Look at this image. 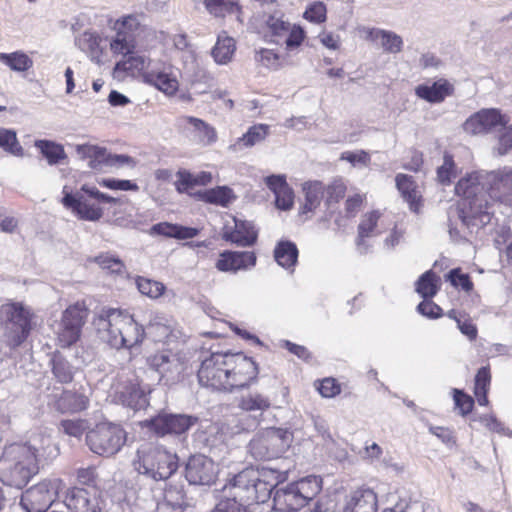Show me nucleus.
Masks as SVG:
<instances>
[{
	"instance_id": "obj_1",
	"label": "nucleus",
	"mask_w": 512,
	"mask_h": 512,
	"mask_svg": "<svg viewBox=\"0 0 512 512\" xmlns=\"http://www.w3.org/2000/svg\"><path fill=\"white\" fill-rule=\"evenodd\" d=\"M487 195L492 202L480 195L482 185L477 172L461 178L455 185V193L461 198L458 213L462 222L470 225L473 220L489 214L492 203H499L512 210V169L503 168L489 174Z\"/></svg>"
},
{
	"instance_id": "obj_2",
	"label": "nucleus",
	"mask_w": 512,
	"mask_h": 512,
	"mask_svg": "<svg viewBox=\"0 0 512 512\" xmlns=\"http://www.w3.org/2000/svg\"><path fill=\"white\" fill-rule=\"evenodd\" d=\"M258 374L257 363L243 353L212 352L201 361L197 378L206 389L232 393L249 388Z\"/></svg>"
},
{
	"instance_id": "obj_3",
	"label": "nucleus",
	"mask_w": 512,
	"mask_h": 512,
	"mask_svg": "<svg viewBox=\"0 0 512 512\" xmlns=\"http://www.w3.org/2000/svg\"><path fill=\"white\" fill-rule=\"evenodd\" d=\"M274 471L266 468L246 467L227 478L222 488L224 497L235 498L243 503H264L270 499L277 485Z\"/></svg>"
},
{
	"instance_id": "obj_4",
	"label": "nucleus",
	"mask_w": 512,
	"mask_h": 512,
	"mask_svg": "<svg viewBox=\"0 0 512 512\" xmlns=\"http://www.w3.org/2000/svg\"><path fill=\"white\" fill-rule=\"evenodd\" d=\"M98 331L116 349H131L145 339V329L126 310L103 309L97 318Z\"/></svg>"
},
{
	"instance_id": "obj_5",
	"label": "nucleus",
	"mask_w": 512,
	"mask_h": 512,
	"mask_svg": "<svg viewBox=\"0 0 512 512\" xmlns=\"http://www.w3.org/2000/svg\"><path fill=\"white\" fill-rule=\"evenodd\" d=\"M39 472L36 449L27 444L5 446L0 457V479L11 487L23 488Z\"/></svg>"
},
{
	"instance_id": "obj_6",
	"label": "nucleus",
	"mask_w": 512,
	"mask_h": 512,
	"mask_svg": "<svg viewBox=\"0 0 512 512\" xmlns=\"http://www.w3.org/2000/svg\"><path fill=\"white\" fill-rule=\"evenodd\" d=\"M133 466L155 481L167 480L177 471L179 458L162 445L145 444L137 449Z\"/></svg>"
},
{
	"instance_id": "obj_7",
	"label": "nucleus",
	"mask_w": 512,
	"mask_h": 512,
	"mask_svg": "<svg viewBox=\"0 0 512 512\" xmlns=\"http://www.w3.org/2000/svg\"><path fill=\"white\" fill-rule=\"evenodd\" d=\"M138 26L139 23L133 16H127L122 21H118L116 37L111 42V50L117 54L129 55L125 60L117 63V69L143 75L146 72V60L143 56L133 55L135 31Z\"/></svg>"
},
{
	"instance_id": "obj_8",
	"label": "nucleus",
	"mask_w": 512,
	"mask_h": 512,
	"mask_svg": "<svg viewBox=\"0 0 512 512\" xmlns=\"http://www.w3.org/2000/svg\"><path fill=\"white\" fill-rule=\"evenodd\" d=\"M85 440L94 454L111 457L126 444L127 432L121 424L103 421L86 432Z\"/></svg>"
},
{
	"instance_id": "obj_9",
	"label": "nucleus",
	"mask_w": 512,
	"mask_h": 512,
	"mask_svg": "<svg viewBox=\"0 0 512 512\" xmlns=\"http://www.w3.org/2000/svg\"><path fill=\"white\" fill-rule=\"evenodd\" d=\"M293 433L288 429L270 427L258 433L249 443V451L257 460L281 457L291 446Z\"/></svg>"
},
{
	"instance_id": "obj_10",
	"label": "nucleus",
	"mask_w": 512,
	"mask_h": 512,
	"mask_svg": "<svg viewBox=\"0 0 512 512\" xmlns=\"http://www.w3.org/2000/svg\"><path fill=\"white\" fill-rule=\"evenodd\" d=\"M5 335L10 346L18 347L24 343L34 329V312L21 302L3 306Z\"/></svg>"
},
{
	"instance_id": "obj_11",
	"label": "nucleus",
	"mask_w": 512,
	"mask_h": 512,
	"mask_svg": "<svg viewBox=\"0 0 512 512\" xmlns=\"http://www.w3.org/2000/svg\"><path fill=\"white\" fill-rule=\"evenodd\" d=\"M113 388L118 400L132 409H140L147 404L148 387H143L138 376L133 371L118 374Z\"/></svg>"
},
{
	"instance_id": "obj_12",
	"label": "nucleus",
	"mask_w": 512,
	"mask_h": 512,
	"mask_svg": "<svg viewBox=\"0 0 512 512\" xmlns=\"http://www.w3.org/2000/svg\"><path fill=\"white\" fill-rule=\"evenodd\" d=\"M60 480L45 479L27 489L21 496L26 512H45L58 494Z\"/></svg>"
},
{
	"instance_id": "obj_13",
	"label": "nucleus",
	"mask_w": 512,
	"mask_h": 512,
	"mask_svg": "<svg viewBox=\"0 0 512 512\" xmlns=\"http://www.w3.org/2000/svg\"><path fill=\"white\" fill-rule=\"evenodd\" d=\"M197 418L183 414H158L142 422V427L157 437L181 435L197 422Z\"/></svg>"
},
{
	"instance_id": "obj_14",
	"label": "nucleus",
	"mask_w": 512,
	"mask_h": 512,
	"mask_svg": "<svg viewBox=\"0 0 512 512\" xmlns=\"http://www.w3.org/2000/svg\"><path fill=\"white\" fill-rule=\"evenodd\" d=\"M266 28L274 42L279 43L280 40L285 39L284 42L287 50L299 48L306 38V32L300 25H292L276 15H270L267 18Z\"/></svg>"
},
{
	"instance_id": "obj_15",
	"label": "nucleus",
	"mask_w": 512,
	"mask_h": 512,
	"mask_svg": "<svg viewBox=\"0 0 512 512\" xmlns=\"http://www.w3.org/2000/svg\"><path fill=\"white\" fill-rule=\"evenodd\" d=\"M101 491L73 486L66 490L63 503L70 512H101Z\"/></svg>"
},
{
	"instance_id": "obj_16",
	"label": "nucleus",
	"mask_w": 512,
	"mask_h": 512,
	"mask_svg": "<svg viewBox=\"0 0 512 512\" xmlns=\"http://www.w3.org/2000/svg\"><path fill=\"white\" fill-rule=\"evenodd\" d=\"M219 474L218 465L205 455L189 457L185 467V477L193 485H212Z\"/></svg>"
},
{
	"instance_id": "obj_17",
	"label": "nucleus",
	"mask_w": 512,
	"mask_h": 512,
	"mask_svg": "<svg viewBox=\"0 0 512 512\" xmlns=\"http://www.w3.org/2000/svg\"><path fill=\"white\" fill-rule=\"evenodd\" d=\"M509 122L507 115L500 110L482 109L471 115L464 123L463 128L467 133L485 134L505 127Z\"/></svg>"
},
{
	"instance_id": "obj_18",
	"label": "nucleus",
	"mask_w": 512,
	"mask_h": 512,
	"mask_svg": "<svg viewBox=\"0 0 512 512\" xmlns=\"http://www.w3.org/2000/svg\"><path fill=\"white\" fill-rule=\"evenodd\" d=\"M62 205L71 210L79 219L87 221H97L103 215L102 208L84 198L79 192L73 194L68 186H64Z\"/></svg>"
},
{
	"instance_id": "obj_19",
	"label": "nucleus",
	"mask_w": 512,
	"mask_h": 512,
	"mask_svg": "<svg viewBox=\"0 0 512 512\" xmlns=\"http://www.w3.org/2000/svg\"><path fill=\"white\" fill-rule=\"evenodd\" d=\"M147 365L159 375V380H174L181 373L182 364L170 349L156 351L147 357Z\"/></svg>"
},
{
	"instance_id": "obj_20",
	"label": "nucleus",
	"mask_w": 512,
	"mask_h": 512,
	"mask_svg": "<svg viewBox=\"0 0 512 512\" xmlns=\"http://www.w3.org/2000/svg\"><path fill=\"white\" fill-rule=\"evenodd\" d=\"M233 225L226 224L222 229V239L241 247H249L256 243L258 233L247 221L233 218Z\"/></svg>"
},
{
	"instance_id": "obj_21",
	"label": "nucleus",
	"mask_w": 512,
	"mask_h": 512,
	"mask_svg": "<svg viewBox=\"0 0 512 512\" xmlns=\"http://www.w3.org/2000/svg\"><path fill=\"white\" fill-rule=\"evenodd\" d=\"M79 151L88 159V166L94 170L101 169L104 165H123L132 161L127 155H113L106 148L97 145H83Z\"/></svg>"
},
{
	"instance_id": "obj_22",
	"label": "nucleus",
	"mask_w": 512,
	"mask_h": 512,
	"mask_svg": "<svg viewBox=\"0 0 512 512\" xmlns=\"http://www.w3.org/2000/svg\"><path fill=\"white\" fill-rule=\"evenodd\" d=\"M256 260V254L252 251L225 250L219 254L215 267L221 272H237L254 267Z\"/></svg>"
},
{
	"instance_id": "obj_23",
	"label": "nucleus",
	"mask_w": 512,
	"mask_h": 512,
	"mask_svg": "<svg viewBox=\"0 0 512 512\" xmlns=\"http://www.w3.org/2000/svg\"><path fill=\"white\" fill-rule=\"evenodd\" d=\"M144 82L154 86L167 96H174L179 90V82L171 67L151 69L143 74Z\"/></svg>"
},
{
	"instance_id": "obj_24",
	"label": "nucleus",
	"mask_w": 512,
	"mask_h": 512,
	"mask_svg": "<svg viewBox=\"0 0 512 512\" xmlns=\"http://www.w3.org/2000/svg\"><path fill=\"white\" fill-rule=\"evenodd\" d=\"M395 184L402 198L408 203L409 209L414 213H419L423 206V196L414 178L404 173H398L395 176Z\"/></svg>"
},
{
	"instance_id": "obj_25",
	"label": "nucleus",
	"mask_w": 512,
	"mask_h": 512,
	"mask_svg": "<svg viewBox=\"0 0 512 512\" xmlns=\"http://www.w3.org/2000/svg\"><path fill=\"white\" fill-rule=\"evenodd\" d=\"M453 93L454 86L445 78L432 83L426 82L415 88L416 96L429 103H441Z\"/></svg>"
},
{
	"instance_id": "obj_26",
	"label": "nucleus",
	"mask_w": 512,
	"mask_h": 512,
	"mask_svg": "<svg viewBox=\"0 0 512 512\" xmlns=\"http://www.w3.org/2000/svg\"><path fill=\"white\" fill-rule=\"evenodd\" d=\"M306 503L295 489L293 482L278 489L273 498V507L279 512H295L305 507Z\"/></svg>"
},
{
	"instance_id": "obj_27",
	"label": "nucleus",
	"mask_w": 512,
	"mask_h": 512,
	"mask_svg": "<svg viewBox=\"0 0 512 512\" xmlns=\"http://www.w3.org/2000/svg\"><path fill=\"white\" fill-rule=\"evenodd\" d=\"M268 188L275 194L276 206L282 210H289L294 204V192L288 185L285 176L271 175L265 180Z\"/></svg>"
},
{
	"instance_id": "obj_28",
	"label": "nucleus",
	"mask_w": 512,
	"mask_h": 512,
	"mask_svg": "<svg viewBox=\"0 0 512 512\" xmlns=\"http://www.w3.org/2000/svg\"><path fill=\"white\" fill-rule=\"evenodd\" d=\"M88 406V397L72 390H63L54 402V408L62 414L79 413L86 410Z\"/></svg>"
},
{
	"instance_id": "obj_29",
	"label": "nucleus",
	"mask_w": 512,
	"mask_h": 512,
	"mask_svg": "<svg viewBox=\"0 0 512 512\" xmlns=\"http://www.w3.org/2000/svg\"><path fill=\"white\" fill-rule=\"evenodd\" d=\"M383 216L380 210H371L365 212L357 226V236L355 243L357 246L365 245L366 240L381 234L379 223Z\"/></svg>"
},
{
	"instance_id": "obj_30",
	"label": "nucleus",
	"mask_w": 512,
	"mask_h": 512,
	"mask_svg": "<svg viewBox=\"0 0 512 512\" xmlns=\"http://www.w3.org/2000/svg\"><path fill=\"white\" fill-rule=\"evenodd\" d=\"M177 180L174 182L175 189L178 193L190 194V190L196 186H206L213 180L211 172L201 171L197 174L191 173L186 169H179L176 173Z\"/></svg>"
},
{
	"instance_id": "obj_31",
	"label": "nucleus",
	"mask_w": 512,
	"mask_h": 512,
	"mask_svg": "<svg viewBox=\"0 0 512 512\" xmlns=\"http://www.w3.org/2000/svg\"><path fill=\"white\" fill-rule=\"evenodd\" d=\"M366 39L380 45L386 53L397 54L403 49L402 37L392 31L371 28L367 30Z\"/></svg>"
},
{
	"instance_id": "obj_32",
	"label": "nucleus",
	"mask_w": 512,
	"mask_h": 512,
	"mask_svg": "<svg viewBox=\"0 0 512 512\" xmlns=\"http://www.w3.org/2000/svg\"><path fill=\"white\" fill-rule=\"evenodd\" d=\"M376 493L369 488L357 489L345 507V512H377Z\"/></svg>"
},
{
	"instance_id": "obj_33",
	"label": "nucleus",
	"mask_w": 512,
	"mask_h": 512,
	"mask_svg": "<svg viewBox=\"0 0 512 512\" xmlns=\"http://www.w3.org/2000/svg\"><path fill=\"white\" fill-rule=\"evenodd\" d=\"M304 202L300 208L301 214L314 212L324 200V183L318 180L303 184Z\"/></svg>"
},
{
	"instance_id": "obj_34",
	"label": "nucleus",
	"mask_w": 512,
	"mask_h": 512,
	"mask_svg": "<svg viewBox=\"0 0 512 512\" xmlns=\"http://www.w3.org/2000/svg\"><path fill=\"white\" fill-rule=\"evenodd\" d=\"M194 197L208 204L227 207L235 198V194L228 186H217L194 194Z\"/></svg>"
},
{
	"instance_id": "obj_35",
	"label": "nucleus",
	"mask_w": 512,
	"mask_h": 512,
	"mask_svg": "<svg viewBox=\"0 0 512 512\" xmlns=\"http://www.w3.org/2000/svg\"><path fill=\"white\" fill-rule=\"evenodd\" d=\"M206 10L216 18H225L236 14L239 19L243 13L239 0H203Z\"/></svg>"
},
{
	"instance_id": "obj_36",
	"label": "nucleus",
	"mask_w": 512,
	"mask_h": 512,
	"mask_svg": "<svg viewBox=\"0 0 512 512\" xmlns=\"http://www.w3.org/2000/svg\"><path fill=\"white\" fill-rule=\"evenodd\" d=\"M89 313L90 310L86 301L78 300L66 307V309L62 312L60 320L83 329Z\"/></svg>"
},
{
	"instance_id": "obj_37",
	"label": "nucleus",
	"mask_w": 512,
	"mask_h": 512,
	"mask_svg": "<svg viewBox=\"0 0 512 512\" xmlns=\"http://www.w3.org/2000/svg\"><path fill=\"white\" fill-rule=\"evenodd\" d=\"M491 380L492 375L489 365L481 367L475 375L473 393L480 406L489 405L488 392Z\"/></svg>"
},
{
	"instance_id": "obj_38",
	"label": "nucleus",
	"mask_w": 512,
	"mask_h": 512,
	"mask_svg": "<svg viewBox=\"0 0 512 512\" xmlns=\"http://www.w3.org/2000/svg\"><path fill=\"white\" fill-rule=\"evenodd\" d=\"M298 248L291 241H280L274 249L276 262L285 269L294 268L298 260Z\"/></svg>"
},
{
	"instance_id": "obj_39",
	"label": "nucleus",
	"mask_w": 512,
	"mask_h": 512,
	"mask_svg": "<svg viewBox=\"0 0 512 512\" xmlns=\"http://www.w3.org/2000/svg\"><path fill=\"white\" fill-rule=\"evenodd\" d=\"M153 231L159 235L176 239H191L199 234V229L186 227L168 222H161L153 226Z\"/></svg>"
},
{
	"instance_id": "obj_40",
	"label": "nucleus",
	"mask_w": 512,
	"mask_h": 512,
	"mask_svg": "<svg viewBox=\"0 0 512 512\" xmlns=\"http://www.w3.org/2000/svg\"><path fill=\"white\" fill-rule=\"evenodd\" d=\"M185 120L187 123L192 125L193 131L196 134L199 143L202 145H212L217 141V131L209 123L194 116H186Z\"/></svg>"
},
{
	"instance_id": "obj_41",
	"label": "nucleus",
	"mask_w": 512,
	"mask_h": 512,
	"mask_svg": "<svg viewBox=\"0 0 512 512\" xmlns=\"http://www.w3.org/2000/svg\"><path fill=\"white\" fill-rule=\"evenodd\" d=\"M295 489L305 501L306 505L312 501L322 490V478L318 476H307L293 481Z\"/></svg>"
},
{
	"instance_id": "obj_42",
	"label": "nucleus",
	"mask_w": 512,
	"mask_h": 512,
	"mask_svg": "<svg viewBox=\"0 0 512 512\" xmlns=\"http://www.w3.org/2000/svg\"><path fill=\"white\" fill-rule=\"evenodd\" d=\"M236 50V43L232 37L223 32L218 36L217 42L212 49V56L219 64H226L231 61Z\"/></svg>"
},
{
	"instance_id": "obj_43",
	"label": "nucleus",
	"mask_w": 512,
	"mask_h": 512,
	"mask_svg": "<svg viewBox=\"0 0 512 512\" xmlns=\"http://www.w3.org/2000/svg\"><path fill=\"white\" fill-rule=\"evenodd\" d=\"M50 364L51 371L58 382L68 384L73 381L72 366L60 352L56 351L52 354Z\"/></svg>"
},
{
	"instance_id": "obj_44",
	"label": "nucleus",
	"mask_w": 512,
	"mask_h": 512,
	"mask_svg": "<svg viewBox=\"0 0 512 512\" xmlns=\"http://www.w3.org/2000/svg\"><path fill=\"white\" fill-rule=\"evenodd\" d=\"M440 278L432 270L423 273L416 282V292L424 299L433 298L439 291Z\"/></svg>"
},
{
	"instance_id": "obj_45",
	"label": "nucleus",
	"mask_w": 512,
	"mask_h": 512,
	"mask_svg": "<svg viewBox=\"0 0 512 512\" xmlns=\"http://www.w3.org/2000/svg\"><path fill=\"white\" fill-rule=\"evenodd\" d=\"M92 262L110 274L122 275L126 271L124 261L109 252L100 253L92 259Z\"/></svg>"
},
{
	"instance_id": "obj_46",
	"label": "nucleus",
	"mask_w": 512,
	"mask_h": 512,
	"mask_svg": "<svg viewBox=\"0 0 512 512\" xmlns=\"http://www.w3.org/2000/svg\"><path fill=\"white\" fill-rule=\"evenodd\" d=\"M347 185L341 178L333 179L329 184H324V203L327 208L338 204L347 193Z\"/></svg>"
},
{
	"instance_id": "obj_47",
	"label": "nucleus",
	"mask_w": 512,
	"mask_h": 512,
	"mask_svg": "<svg viewBox=\"0 0 512 512\" xmlns=\"http://www.w3.org/2000/svg\"><path fill=\"white\" fill-rule=\"evenodd\" d=\"M0 62L17 72H25L33 66V60L22 51L0 53Z\"/></svg>"
},
{
	"instance_id": "obj_48",
	"label": "nucleus",
	"mask_w": 512,
	"mask_h": 512,
	"mask_svg": "<svg viewBox=\"0 0 512 512\" xmlns=\"http://www.w3.org/2000/svg\"><path fill=\"white\" fill-rule=\"evenodd\" d=\"M82 335V329L60 320L57 331V344L61 348H70L76 344Z\"/></svg>"
},
{
	"instance_id": "obj_49",
	"label": "nucleus",
	"mask_w": 512,
	"mask_h": 512,
	"mask_svg": "<svg viewBox=\"0 0 512 512\" xmlns=\"http://www.w3.org/2000/svg\"><path fill=\"white\" fill-rule=\"evenodd\" d=\"M447 316L457 323V327L470 341L476 340L478 336V329L473 323L471 317L455 309L448 311Z\"/></svg>"
},
{
	"instance_id": "obj_50",
	"label": "nucleus",
	"mask_w": 512,
	"mask_h": 512,
	"mask_svg": "<svg viewBox=\"0 0 512 512\" xmlns=\"http://www.w3.org/2000/svg\"><path fill=\"white\" fill-rule=\"evenodd\" d=\"M35 146L40 150L48 163L53 165L66 158L62 145L49 140H37Z\"/></svg>"
},
{
	"instance_id": "obj_51",
	"label": "nucleus",
	"mask_w": 512,
	"mask_h": 512,
	"mask_svg": "<svg viewBox=\"0 0 512 512\" xmlns=\"http://www.w3.org/2000/svg\"><path fill=\"white\" fill-rule=\"evenodd\" d=\"M269 134V125L255 124L249 127L247 132L242 137L237 139L236 145L243 147H252L255 144L263 141Z\"/></svg>"
},
{
	"instance_id": "obj_52",
	"label": "nucleus",
	"mask_w": 512,
	"mask_h": 512,
	"mask_svg": "<svg viewBox=\"0 0 512 512\" xmlns=\"http://www.w3.org/2000/svg\"><path fill=\"white\" fill-rule=\"evenodd\" d=\"M135 282L139 292L151 299L160 298L166 291L164 283L143 276H137Z\"/></svg>"
},
{
	"instance_id": "obj_53",
	"label": "nucleus",
	"mask_w": 512,
	"mask_h": 512,
	"mask_svg": "<svg viewBox=\"0 0 512 512\" xmlns=\"http://www.w3.org/2000/svg\"><path fill=\"white\" fill-rule=\"evenodd\" d=\"M239 408L243 411H265L270 408V399L262 394H248L241 397Z\"/></svg>"
},
{
	"instance_id": "obj_54",
	"label": "nucleus",
	"mask_w": 512,
	"mask_h": 512,
	"mask_svg": "<svg viewBox=\"0 0 512 512\" xmlns=\"http://www.w3.org/2000/svg\"><path fill=\"white\" fill-rule=\"evenodd\" d=\"M0 148L15 156L23 155V148L18 141L16 132L12 129L0 127Z\"/></svg>"
},
{
	"instance_id": "obj_55",
	"label": "nucleus",
	"mask_w": 512,
	"mask_h": 512,
	"mask_svg": "<svg viewBox=\"0 0 512 512\" xmlns=\"http://www.w3.org/2000/svg\"><path fill=\"white\" fill-rule=\"evenodd\" d=\"M76 480L79 484L86 486L85 488L101 491L98 486L99 475L94 465L78 468L76 470Z\"/></svg>"
},
{
	"instance_id": "obj_56",
	"label": "nucleus",
	"mask_w": 512,
	"mask_h": 512,
	"mask_svg": "<svg viewBox=\"0 0 512 512\" xmlns=\"http://www.w3.org/2000/svg\"><path fill=\"white\" fill-rule=\"evenodd\" d=\"M303 18L313 24H323L327 20V7L322 1L310 3L304 13Z\"/></svg>"
},
{
	"instance_id": "obj_57",
	"label": "nucleus",
	"mask_w": 512,
	"mask_h": 512,
	"mask_svg": "<svg viewBox=\"0 0 512 512\" xmlns=\"http://www.w3.org/2000/svg\"><path fill=\"white\" fill-rule=\"evenodd\" d=\"M316 390L324 398H334L342 391L341 383L334 377H325L314 383Z\"/></svg>"
},
{
	"instance_id": "obj_58",
	"label": "nucleus",
	"mask_w": 512,
	"mask_h": 512,
	"mask_svg": "<svg viewBox=\"0 0 512 512\" xmlns=\"http://www.w3.org/2000/svg\"><path fill=\"white\" fill-rule=\"evenodd\" d=\"M455 177L456 164L453 156L449 153H445L443 157V164L437 169V180L442 185H449Z\"/></svg>"
},
{
	"instance_id": "obj_59",
	"label": "nucleus",
	"mask_w": 512,
	"mask_h": 512,
	"mask_svg": "<svg viewBox=\"0 0 512 512\" xmlns=\"http://www.w3.org/2000/svg\"><path fill=\"white\" fill-rule=\"evenodd\" d=\"M161 502L181 507L185 510L187 506L186 494L182 486L169 485L164 490V498Z\"/></svg>"
},
{
	"instance_id": "obj_60",
	"label": "nucleus",
	"mask_w": 512,
	"mask_h": 512,
	"mask_svg": "<svg viewBox=\"0 0 512 512\" xmlns=\"http://www.w3.org/2000/svg\"><path fill=\"white\" fill-rule=\"evenodd\" d=\"M446 279L450 281L453 287L460 288L467 293H470L474 288L471 277L469 274L462 273L461 268L451 269L447 274Z\"/></svg>"
},
{
	"instance_id": "obj_61",
	"label": "nucleus",
	"mask_w": 512,
	"mask_h": 512,
	"mask_svg": "<svg viewBox=\"0 0 512 512\" xmlns=\"http://www.w3.org/2000/svg\"><path fill=\"white\" fill-rule=\"evenodd\" d=\"M211 512H251L249 507L235 498H221Z\"/></svg>"
},
{
	"instance_id": "obj_62",
	"label": "nucleus",
	"mask_w": 512,
	"mask_h": 512,
	"mask_svg": "<svg viewBox=\"0 0 512 512\" xmlns=\"http://www.w3.org/2000/svg\"><path fill=\"white\" fill-rule=\"evenodd\" d=\"M455 407L459 409L460 414L465 416L472 412L474 408V399L463 390L454 388L452 390Z\"/></svg>"
},
{
	"instance_id": "obj_63",
	"label": "nucleus",
	"mask_w": 512,
	"mask_h": 512,
	"mask_svg": "<svg viewBox=\"0 0 512 512\" xmlns=\"http://www.w3.org/2000/svg\"><path fill=\"white\" fill-rule=\"evenodd\" d=\"M86 424V420L83 419H66L61 421L60 427L65 434L79 438L85 432Z\"/></svg>"
},
{
	"instance_id": "obj_64",
	"label": "nucleus",
	"mask_w": 512,
	"mask_h": 512,
	"mask_svg": "<svg viewBox=\"0 0 512 512\" xmlns=\"http://www.w3.org/2000/svg\"><path fill=\"white\" fill-rule=\"evenodd\" d=\"M365 201L366 195L362 193H355L353 195L348 196L344 202V210L346 217H355Z\"/></svg>"
}]
</instances>
